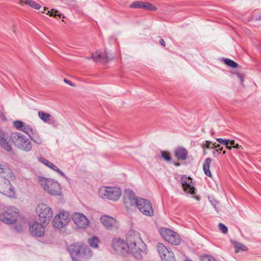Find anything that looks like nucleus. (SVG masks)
<instances>
[{
  "mask_svg": "<svg viewBox=\"0 0 261 261\" xmlns=\"http://www.w3.org/2000/svg\"><path fill=\"white\" fill-rule=\"evenodd\" d=\"M136 206L144 215L150 217L154 214L152 203L149 200L139 197Z\"/></svg>",
  "mask_w": 261,
  "mask_h": 261,
  "instance_id": "nucleus-11",
  "label": "nucleus"
},
{
  "mask_svg": "<svg viewBox=\"0 0 261 261\" xmlns=\"http://www.w3.org/2000/svg\"><path fill=\"white\" fill-rule=\"evenodd\" d=\"M219 229L224 234L228 231L227 227L223 223H220L218 225Z\"/></svg>",
  "mask_w": 261,
  "mask_h": 261,
  "instance_id": "nucleus-39",
  "label": "nucleus"
},
{
  "mask_svg": "<svg viewBox=\"0 0 261 261\" xmlns=\"http://www.w3.org/2000/svg\"><path fill=\"white\" fill-rule=\"evenodd\" d=\"M7 134L0 129V145L6 151H10L12 147L10 142L7 140Z\"/></svg>",
  "mask_w": 261,
  "mask_h": 261,
  "instance_id": "nucleus-20",
  "label": "nucleus"
},
{
  "mask_svg": "<svg viewBox=\"0 0 261 261\" xmlns=\"http://www.w3.org/2000/svg\"><path fill=\"white\" fill-rule=\"evenodd\" d=\"M64 81L65 82V83L69 84V85L71 86H75V84H74L73 83H72L71 81L66 79H64Z\"/></svg>",
  "mask_w": 261,
  "mask_h": 261,
  "instance_id": "nucleus-44",
  "label": "nucleus"
},
{
  "mask_svg": "<svg viewBox=\"0 0 261 261\" xmlns=\"http://www.w3.org/2000/svg\"><path fill=\"white\" fill-rule=\"evenodd\" d=\"M19 4L20 5L25 4L36 10H38L41 8V5L40 4L31 0H19Z\"/></svg>",
  "mask_w": 261,
  "mask_h": 261,
  "instance_id": "nucleus-25",
  "label": "nucleus"
},
{
  "mask_svg": "<svg viewBox=\"0 0 261 261\" xmlns=\"http://www.w3.org/2000/svg\"><path fill=\"white\" fill-rule=\"evenodd\" d=\"M19 214V211L17 208L10 206L0 214V220L7 224H13L17 221Z\"/></svg>",
  "mask_w": 261,
  "mask_h": 261,
  "instance_id": "nucleus-6",
  "label": "nucleus"
},
{
  "mask_svg": "<svg viewBox=\"0 0 261 261\" xmlns=\"http://www.w3.org/2000/svg\"><path fill=\"white\" fill-rule=\"evenodd\" d=\"M10 139L15 146L21 150L30 151L32 148L31 141L20 133H12L10 135Z\"/></svg>",
  "mask_w": 261,
  "mask_h": 261,
  "instance_id": "nucleus-3",
  "label": "nucleus"
},
{
  "mask_svg": "<svg viewBox=\"0 0 261 261\" xmlns=\"http://www.w3.org/2000/svg\"><path fill=\"white\" fill-rule=\"evenodd\" d=\"M88 243L91 247L96 248L98 247L99 240L96 237H93L88 240Z\"/></svg>",
  "mask_w": 261,
  "mask_h": 261,
  "instance_id": "nucleus-29",
  "label": "nucleus"
},
{
  "mask_svg": "<svg viewBox=\"0 0 261 261\" xmlns=\"http://www.w3.org/2000/svg\"><path fill=\"white\" fill-rule=\"evenodd\" d=\"M10 180H4L0 181V193L11 198H16L14 188L10 182Z\"/></svg>",
  "mask_w": 261,
  "mask_h": 261,
  "instance_id": "nucleus-13",
  "label": "nucleus"
},
{
  "mask_svg": "<svg viewBox=\"0 0 261 261\" xmlns=\"http://www.w3.org/2000/svg\"><path fill=\"white\" fill-rule=\"evenodd\" d=\"M70 221L69 214L68 212H60L56 216L53 220V224L55 227L62 228L67 225Z\"/></svg>",
  "mask_w": 261,
  "mask_h": 261,
  "instance_id": "nucleus-12",
  "label": "nucleus"
},
{
  "mask_svg": "<svg viewBox=\"0 0 261 261\" xmlns=\"http://www.w3.org/2000/svg\"><path fill=\"white\" fill-rule=\"evenodd\" d=\"M39 182L44 190L50 195H60L61 194V188L57 181L52 179L41 178Z\"/></svg>",
  "mask_w": 261,
  "mask_h": 261,
  "instance_id": "nucleus-5",
  "label": "nucleus"
},
{
  "mask_svg": "<svg viewBox=\"0 0 261 261\" xmlns=\"http://www.w3.org/2000/svg\"><path fill=\"white\" fill-rule=\"evenodd\" d=\"M211 142L209 141H205V144H203L202 145V148L203 149H211L212 148V147L211 146Z\"/></svg>",
  "mask_w": 261,
  "mask_h": 261,
  "instance_id": "nucleus-41",
  "label": "nucleus"
},
{
  "mask_svg": "<svg viewBox=\"0 0 261 261\" xmlns=\"http://www.w3.org/2000/svg\"><path fill=\"white\" fill-rule=\"evenodd\" d=\"M0 177L4 180H14L15 175L7 163H0Z\"/></svg>",
  "mask_w": 261,
  "mask_h": 261,
  "instance_id": "nucleus-16",
  "label": "nucleus"
},
{
  "mask_svg": "<svg viewBox=\"0 0 261 261\" xmlns=\"http://www.w3.org/2000/svg\"><path fill=\"white\" fill-rule=\"evenodd\" d=\"M13 126L17 129L21 130L23 127V123L22 121L20 120H16L13 122Z\"/></svg>",
  "mask_w": 261,
  "mask_h": 261,
  "instance_id": "nucleus-35",
  "label": "nucleus"
},
{
  "mask_svg": "<svg viewBox=\"0 0 261 261\" xmlns=\"http://www.w3.org/2000/svg\"><path fill=\"white\" fill-rule=\"evenodd\" d=\"M30 138L38 144H42L43 143L42 139L39 136H37V134L36 132L34 133V135L31 136L30 137Z\"/></svg>",
  "mask_w": 261,
  "mask_h": 261,
  "instance_id": "nucleus-33",
  "label": "nucleus"
},
{
  "mask_svg": "<svg viewBox=\"0 0 261 261\" xmlns=\"http://www.w3.org/2000/svg\"><path fill=\"white\" fill-rule=\"evenodd\" d=\"M138 199L139 198L136 197L135 193L132 190L129 189L125 190L123 201L127 211L132 210L133 207H136Z\"/></svg>",
  "mask_w": 261,
  "mask_h": 261,
  "instance_id": "nucleus-10",
  "label": "nucleus"
},
{
  "mask_svg": "<svg viewBox=\"0 0 261 261\" xmlns=\"http://www.w3.org/2000/svg\"><path fill=\"white\" fill-rule=\"evenodd\" d=\"M130 7L132 8H143V2L141 1L134 2L130 5Z\"/></svg>",
  "mask_w": 261,
  "mask_h": 261,
  "instance_id": "nucleus-36",
  "label": "nucleus"
},
{
  "mask_svg": "<svg viewBox=\"0 0 261 261\" xmlns=\"http://www.w3.org/2000/svg\"><path fill=\"white\" fill-rule=\"evenodd\" d=\"M237 75H238L239 79L241 80V81L242 82H243L244 81V77H243V75L239 73H238Z\"/></svg>",
  "mask_w": 261,
  "mask_h": 261,
  "instance_id": "nucleus-49",
  "label": "nucleus"
},
{
  "mask_svg": "<svg viewBox=\"0 0 261 261\" xmlns=\"http://www.w3.org/2000/svg\"><path fill=\"white\" fill-rule=\"evenodd\" d=\"M54 171H57L58 173H59L62 177H65L66 175L64 172H63L61 170H60L58 167L56 168V170Z\"/></svg>",
  "mask_w": 261,
  "mask_h": 261,
  "instance_id": "nucleus-43",
  "label": "nucleus"
},
{
  "mask_svg": "<svg viewBox=\"0 0 261 261\" xmlns=\"http://www.w3.org/2000/svg\"><path fill=\"white\" fill-rule=\"evenodd\" d=\"M21 131H23L25 133L28 134L29 137H30L32 135H34V133H35V131L33 130L31 126L28 125H24L23 127L21 129Z\"/></svg>",
  "mask_w": 261,
  "mask_h": 261,
  "instance_id": "nucleus-27",
  "label": "nucleus"
},
{
  "mask_svg": "<svg viewBox=\"0 0 261 261\" xmlns=\"http://www.w3.org/2000/svg\"><path fill=\"white\" fill-rule=\"evenodd\" d=\"M72 219L76 225L81 228H85L89 224V221L82 213H74Z\"/></svg>",
  "mask_w": 261,
  "mask_h": 261,
  "instance_id": "nucleus-15",
  "label": "nucleus"
},
{
  "mask_svg": "<svg viewBox=\"0 0 261 261\" xmlns=\"http://www.w3.org/2000/svg\"><path fill=\"white\" fill-rule=\"evenodd\" d=\"M195 198H196L197 200H199V196H195Z\"/></svg>",
  "mask_w": 261,
  "mask_h": 261,
  "instance_id": "nucleus-53",
  "label": "nucleus"
},
{
  "mask_svg": "<svg viewBox=\"0 0 261 261\" xmlns=\"http://www.w3.org/2000/svg\"><path fill=\"white\" fill-rule=\"evenodd\" d=\"M39 161L43 163L44 165H46V166L48 167L49 168L52 169L53 170H56V168L57 167L56 166H55L54 164H53L51 162H49L46 159H43V158H40L39 159Z\"/></svg>",
  "mask_w": 261,
  "mask_h": 261,
  "instance_id": "nucleus-30",
  "label": "nucleus"
},
{
  "mask_svg": "<svg viewBox=\"0 0 261 261\" xmlns=\"http://www.w3.org/2000/svg\"><path fill=\"white\" fill-rule=\"evenodd\" d=\"M162 157L167 162L171 161V156L169 152L166 151H162L161 152Z\"/></svg>",
  "mask_w": 261,
  "mask_h": 261,
  "instance_id": "nucleus-34",
  "label": "nucleus"
},
{
  "mask_svg": "<svg viewBox=\"0 0 261 261\" xmlns=\"http://www.w3.org/2000/svg\"><path fill=\"white\" fill-rule=\"evenodd\" d=\"M234 247L235 252L236 253L239 252L240 251H245L248 250L247 247L246 246L237 242H234Z\"/></svg>",
  "mask_w": 261,
  "mask_h": 261,
  "instance_id": "nucleus-26",
  "label": "nucleus"
},
{
  "mask_svg": "<svg viewBox=\"0 0 261 261\" xmlns=\"http://www.w3.org/2000/svg\"><path fill=\"white\" fill-rule=\"evenodd\" d=\"M36 210L42 224L48 223L53 217L52 210L44 203L38 204Z\"/></svg>",
  "mask_w": 261,
  "mask_h": 261,
  "instance_id": "nucleus-7",
  "label": "nucleus"
},
{
  "mask_svg": "<svg viewBox=\"0 0 261 261\" xmlns=\"http://www.w3.org/2000/svg\"><path fill=\"white\" fill-rule=\"evenodd\" d=\"M255 20H261V14L258 15H255L253 18Z\"/></svg>",
  "mask_w": 261,
  "mask_h": 261,
  "instance_id": "nucleus-46",
  "label": "nucleus"
},
{
  "mask_svg": "<svg viewBox=\"0 0 261 261\" xmlns=\"http://www.w3.org/2000/svg\"><path fill=\"white\" fill-rule=\"evenodd\" d=\"M220 145L219 144L216 145V143H213V146H212V148L218 149L221 148Z\"/></svg>",
  "mask_w": 261,
  "mask_h": 261,
  "instance_id": "nucleus-47",
  "label": "nucleus"
},
{
  "mask_svg": "<svg viewBox=\"0 0 261 261\" xmlns=\"http://www.w3.org/2000/svg\"><path fill=\"white\" fill-rule=\"evenodd\" d=\"M87 60H91V59H92L93 60V54H92L91 56V57H87L86 58Z\"/></svg>",
  "mask_w": 261,
  "mask_h": 261,
  "instance_id": "nucleus-52",
  "label": "nucleus"
},
{
  "mask_svg": "<svg viewBox=\"0 0 261 261\" xmlns=\"http://www.w3.org/2000/svg\"><path fill=\"white\" fill-rule=\"evenodd\" d=\"M45 10H46V7H44V11H45Z\"/></svg>",
  "mask_w": 261,
  "mask_h": 261,
  "instance_id": "nucleus-55",
  "label": "nucleus"
},
{
  "mask_svg": "<svg viewBox=\"0 0 261 261\" xmlns=\"http://www.w3.org/2000/svg\"><path fill=\"white\" fill-rule=\"evenodd\" d=\"M42 224L37 222L30 224L29 230L31 235L35 237H42L44 233V228Z\"/></svg>",
  "mask_w": 261,
  "mask_h": 261,
  "instance_id": "nucleus-18",
  "label": "nucleus"
},
{
  "mask_svg": "<svg viewBox=\"0 0 261 261\" xmlns=\"http://www.w3.org/2000/svg\"><path fill=\"white\" fill-rule=\"evenodd\" d=\"M121 190L117 187H103L99 190V195L103 199L117 201L121 195Z\"/></svg>",
  "mask_w": 261,
  "mask_h": 261,
  "instance_id": "nucleus-4",
  "label": "nucleus"
},
{
  "mask_svg": "<svg viewBox=\"0 0 261 261\" xmlns=\"http://www.w3.org/2000/svg\"><path fill=\"white\" fill-rule=\"evenodd\" d=\"M228 144H230V145H232V147L233 148H236V149H243V147L239 145L238 144H236L235 143V141L234 140H229V142H228Z\"/></svg>",
  "mask_w": 261,
  "mask_h": 261,
  "instance_id": "nucleus-37",
  "label": "nucleus"
},
{
  "mask_svg": "<svg viewBox=\"0 0 261 261\" xmlns=\"http://www.w3.org/2000/svg\"><path fill=\"white\" fill-rule=\"evenodd\" d=\"M38 116L39 118L45 123H48L51 125H54L57 122L55 119L51 117L50 114L45 113L43 111H39Z\"/></svg>",
  "mask_w": 261,
  "mask_h": 261,
  "instance_id": "nucleus-23",
  "label": "nucleus"
},
{
  "mask_svg": "<svg viewBox=\"0 0 261 261\" xmlns=\"http://www.w3.org/2000/svg\"><path fill=\"white\" fill-rule=\"evenodd\" d=\"M226 146V148L229 150H231L232 147V145H230V144L228 145H224Z\"/></svg>",
  "mask_w": 261,
  "mask_h": 261,
  "instance_id": "nucleus-50",
  "label": "nucleus"
},
{
  "mask_svg": "<svg viewBox=\"0 0 261 261\" xmlns=\"http://www.w3.org/2000/svg\"><path fill=\"white\" fill-rule=\"evenodd\" d=\"M160 43L163 46H165V41L163 39H161L160 40Z\"/></svg>",
  "mask_w": 261,
  "mask_h": 261,
  "instance_id": "nucleus-48",
  "label": "nucleus"
},
{
  "mask_svg": "<svg viewBox=\"0 0 261 261\" xmlns=\"http://www.w3.org/2000/svg\"><path fill=\"white\" fill-rule=\"evenodd\" d=\"M156 248L162 261H176L174 254L170 248H167L164 244L159 243Z\"/></svg>",
  "mask_w": 261,
  "mask_h": 261,
  "instance_id": "nucleus-9",
  "label": "nucleus"
},
{
  "mask_svg": "<svg viewBox=\"0 0 261 261\" xmlns=\"http://www.w3.org/2000/svg\"><path fill=\"white\" fill-rule=\"evenodd\" d=\"M223 149V147H221V148H219L218 149H215L213 151V155L214 156H217L221 152V151Z\"/></svg>",
  "mask_w": 261,
  "mask_h": 261,
  "instance_id": "nucleus-42",
  "label": "nucleus"
},
{
  "mask_svg": "<svg viewBox=\"0 0 261 261\" xmlns=\"http://www.w3.org/2000/svg\"><path fill=\"white\" fill-rule=\"evenodd\" d=\"M93 61L96 63H106L109 61L108 55L106 52L96 51L93 53Z\"/></svg>",
  "mask_w": 261,
  "mask_h": 261,
  "instance_id": "nucleus-22",
  "label": "nucleus"
},
{
  "mask_svg": "<svg viewBox=\"0 0 261 261\" xmlns=\"http://www.w3.org/2000/svg\"><path fill=\"white\" fill-rule=\"evenodd\" d=\"M126 242L130 253L136 258H142V253L145 250L146 245L142 241L140 233L134 230L129 231L126 234Z\"/></svg>",
  "mask_w": 261,
  "mask_h": 261,
  "instance_id": "nucleus-1",
  "label": "nucleus"
},
{
  "mask_svg": "<svg viewBox=\"0 0 261 261\" xmlns=\"http://www.w3.org/2000/svg\"><path fill=\"white\" fill-rule=\"evenodd\" d=\"M68 251L73 261H82V258L92 255L89 248L86 245L80 243H73L68 246Z\"/></svg>",
  "mask_w": 261,
  "mask_h": 261,
  "instance_id": "nucleus-2",
  "label": "nucleus"
},
{
  "mask_svg": "<svg viewBox=\"0 0 261 261\" xmlns=\"http://www.w3.org/2000/svg\"><path fill=\"white\" fill-rule=\"evenodd\" d=\"M180 181L183 189L185 192L191 195L195 194V189L194 187V184L191 177H187V175H183L181 177Z\"/></svg>",
  "mask_w": 261,
  "mask_h": 261,
  "instance_id": "nucleus-17",
  "label": "nucleus"
},
{
  "mask_svg": "<svg viewBox=\"0 0 261 261\" xmlns=\"http://www.w3.org/2000/svg\"><path fill=\"white\" fill-rule=\"evenodd\" d=\"M15 229L18 231V232H21L22 231V226H20V225H17L15 226Z\"/></svg>",
  "mask_w": 261,
  "mask_h": 261,
  "instance_id": "nucleus-45",
  "label": "nucleus"
},
{
  "mask_svg": "<svg viewBox=\"0 0 261 261\" xmlns=\"http://www.w3.org/2000/svg\"><path fill=\"white\" fill-rule=\"evenodd\" d=\"M113 249L118 254H125L130 252L126 242L119 239H114L112 242Z\"/></svg>",
  "mask_w": 261,
  "mask_h": 261,
  "instance_id": "nucleus-14",
  "label": "nucleus"
},
{
  "mask_svg": "<svg viewBox=\"0 0 261 261\" xmlns=\"http://www.w3.org/2000/svg\"><path fill=\"white\" fill-rule=\"evenodd\" d=\"M200 261H216V259L211 255L203 254L200 256Z\"/></svg>",
  "mask_w": 261,
  "mask_h": 261,
  "instance_id": "nucleus-32",
  "label": "nucleus"
},
{
  "mask_svg": "<svg viewBox=\"0 0 261 261\" xmlns=\"http://www.w3.org/2000/svg\"><path fill=\"white\" fill-rule=\"evenodd\" d=\"M160 232L162 238L172 245H178L181 242L180 236L170 229L162 228L160 230Z\"/></svg>",
  "mask_w": 261,
  "mask_h": 261,
  "instance_id": "nucleus-8",
  "label": "nucleus"
},
{
  "mask_svg": "<svg viewBox=\"0 0 261 261\" xmlns=\"http://www.w3.org/2000/svg\"><path fill=\"white\" fill-rule=\"evenodd\" d=\"M223 62L225 64L232 68H235L238 66V64L237 62L228 58L224 59Z\"/></svg>",
  "mask_w": 261,
  "mask_h": 261,
  "instance_id": "nucleus-28",
  "label": "nucleus"
},
{
  "mask_svg": "<svg viewBox=\"0 0 261 261\" xmlns=\"http://www.w3.org/2000/svg\"><path fill=\"white\" fill-rule=\"evenodd\" d=\"M174 156L177 161L186 160L188 157V150L183 147H177L174 150Z\"/></svg>",
  "mask_w": 261,
  "mask_h": 261,
  "instance_id": "nucleus-21",
  "label": "nucleus"
},
{
  "mask_svg": "<svg viewBox=\"0 0 261 261\" xmlns=\"http://www.w3.org/2000/svg\"><path fill=\"white\" fill-rule=\"evenodd\" d=\"M58 11L56 10L51 9L50 11H48L47 13V15H49L50 16L56 17V16H58L61 17V14H57Z\"/></svg>",
  "mask_w": 261,
  "mask_h": 261,
  "instance_id": "nucleus-38",
  "label": "nucleus"
},
{
  "mask_svg": "<svg viewBox=\"0 0 261 261\" xmlns=\"http://www.w3.org/2000/svg\"><path fill=\"white\" fill-rule=\"evenodd\" d=\"M216 140L220 144L223 145H228L229 139H223L222 138H217Z\"/></svg>",
  "mask_w": 261,
  "mask_h": 261,
  "instance_id": "nucleus-40",
  "label": "nucleus"
},
{
  "mask_svg": "<svg viewBox=\"0 0 261 261\" xmlns=\"http://www.w3.org/2000/svg\"><path fill=\"white\" fill-rule=\"evenodd\" d=\"M225 153H226V151H225V150H224V151H223V154H225Z\"/></svg>",
  "mask_w": 261,
  "mask_h": 261,
  "instance_id": "nucleus-54",
  "label": "nucleus"
},
{
  "mask_svg": "<svg viewBox=\"0 0 261 261\" xmlns=\"http://www.w3.org/2000/svg\"><path fill=\"white\" fill-rule=\"evenodd\" d=\"M100 220L104 226L108 229H113L117 223L115 219L108 215L101 216Z\"/></svg>",
  "mask_w": 261,
  "mask_h": 261,
  "instance_id": "nucleus-19",
  "label": "nucleus"
},
{
  "mask_svg": "<svg viewBox=\"0 0 261 261\" xmlns=\"http://www.w3.org/2000/svg\"><path fill=\"white\" fill-rule=\"evenodd\" d=\"M173 164L176 166V167H178L180 165V164L178 163V162H173Z\"/></svg>",
  "mask_w": 261,
  "mask_h": 261,
  "instance_id": "nucleus-51",
  "label": "nucleus"
},
{
  "mask_svg": "<svg viewBox=\"0 0 261 261\" xmlns=\"http://www.w3.org/2000/svg\"><path fill=\"white\" fill-rule=\"evenodd\" d=\"M212 160L210 158H206L203 164V170L206 175L208 177H212V174L210 170V164Z\"/></svg>",
  "mask_w": 261,
  "mask_h": 261,
  "instance_id": "nucleus-24",
  "label": "nucleus"
},
{
  "mask_svg": "<svg viewBox=\"0 0 261 261\" xmlns=\"http://www.w3.org/2000/svg\"><path fill=\"white\" fill-rule=\"evenodd\" d=\"M142 9L146 10H150V11H155L157 9L156 7L154 5H153L148 2H145V3L143 2V8Z\"/></svg>",
  "mask_w": 261,
  "mask_h": 261,
  "instance_id": "nucleus-31",
  "label": "nucleus"
}]
</instances>
